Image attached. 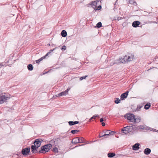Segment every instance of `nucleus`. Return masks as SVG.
Segmentation results:
<instances>
[{"label": "nucleus", "mask_w": 158, "mask_h": 158, "mask_svg": "<svg viewBox=\"0 0 158 158\" xmlns=\"http://www.w3.org/2000/svg\"><path fill=\"white\" fill-rule=\"evenodd\" d=\"M89 143H88V142H87L86 143V144H88Z\"/></svg>", "instance_id": "nucleus-44"}, {"label": "nucleus", "mask_w": 158, "mask_h": 158, "mask_svg": "<svg viewBox=\"0 0 158 158\" xmlns=\"http://www.w3.org/2000/svg\"><path fill=\"white\" fill-rule=\"evenodd\" d=\"M118 0H117L116 1V2L115 3V4H114V5H116V3H117V1Z\"/></svg>", "instance_id": "nucleus-40"}, {"label": "nucleus", "mask_w": 158, "mask_h": 158, "mask_svg": "<svg viewBox=\"0 0 158 158\" xmlns=\"http://www.w3.org/2000/svg\"><path fill=\"white\" fill-rule=\"evenodd\" d=\"M72 143H79L78 137H77L73 138L72 140Z\"/></svg>", "instance_id": "nucleus-13"}, {"label": "nucleus", "mask_w": 158, "mask_h": 158, "mask_svg": "<svg viewBox=\"0 0 158 158\" xmlns=\"http://www.w3.org/2000/svg\"><path fill=\"white\" fill-rule=\"evenodd\" d=\"M4 64V63H0V68L1 67L3 66Z\"/></svg>", "instance_id": "nucleus-34"}, {"label": "nucleus", "mask_w": 158, "mask_h": 158, "mask_svg": "<svg viewBox=\"0 0 158 158\" xmlns=\"http://www.w3.org/2000/svg\"><path fill=\"white\" fill-rule=\"evenodd\" d=\"M150 104L149 103H148L146 104V105H145L144 106V108L146 110L148 109L150 107Z\"/></svg>", "instance_id": "nucleus-22"}, {"label": "nucleus", "mask_w": 158, "mask_h": 158, "mask_svg": "<svg viewBox=\"0 0 158 158\" xmlns=\"http://www.w3.org/2000/svg\"><path fill=\"white\" fill-rule=\"evenodd\" d=\"M106 135H105V134L104 135H102V137H105V138H107V137H106Z\"/></svg>", "instance_id": "nucleus-39"}, {"label": "nucleus", "mask_w": 158, "mask_h": 158, "mask_svg": "<svg viewBox=\"0 0 158 158\" xmlns=\"http://www.w3.org/2000/svg\"><path fill=\"white\" fill-rule=\"evenodd\" d=\"M99 138L102 137V135H99Z\"/></svg>", "instance_id": "nucleus-42"}, {"label": "nucleus", "mask_w": 158, "mask_h": 158, "mask_svg": "<svg viewBox=\"0 0 158 158\" xmlns=\"http://www.w3.org/2000/svg\"><path fill=\"white\" fill-rule=\"evenodd\" d=\"M152 130H153V131H155V132H158V130H156L155 129H153L152 128H150V130L152 131Z\"/></svg>", "instance_id": "nucleus-33"}, {"label": "nucleus", "mask_w": 158, "mask_h": 158, "mask_svg": "<svg viewBox=\"0 0 158 158\" xmlns=\"http://www.w3.org/2000/svg\"><path fill=\"white\" fill-rule=\"evenodd\" d=\"M98 117V114L94 115L91 118H90V120H91L92 119H95L96 118Z\"/></svg>", "instance_id": "nucleus-26"}, {"label": "nucleus", "mask_w": 158, "mask_h": 158, "mask_svg": "<svg viewBox=\"0 0 158 158\" xmlns=\"http://www.w3.org/2000/svg\"><path fill=\"white\" fill-rule=\"evenodd\" d=\"M104 121V120H103V118H101L100 119V122H102Z\"/></svg>", "instance_id": "nucleus-37"}, {"label": "nucleus", "mask_w": 158, "mask_h": 158, "mask_svg": "<svg viewBox=\"0 0 158 158\" xmlns=\"http://www.w3.org/2000/svg\"><path fill=\"white\" fill-rule=\"evenodd\" d=\"M111 132L115 133V132L113 131H110V130H107L106 131L105 133V135L106 136H109L111 134Z\"/></svg>", "instance_id": "nucleus-18"}, {"label": "nucleus", "mask_w": 158, "mask_h": 158, "mask_svg": "<svg viewBox=\"0 0 158 158\" xmlns=\"http://www.w3.org/2000/svg\"><path fill=\"white\" fill-rule=\"evenodd\" d=\"M151 152V150L149 148H146L145 149L144 153L145 154L148 155Z\"/></svg>", "instance_id": "nucleus-12"}, {"label": "nucleus", "mask_w": 158, "mask_h": 158, "mask_svg": "<svg viewBox=\"0 0 158 158\" xmlns=\"http://www.w3.org/2000/svg\"><path fill=\"white\" fill-rule=\"evenodd\" d=\"M61 34L62 37H65L67 35V33L65 31L63 30L61 31Z\"/></svg>", "instance_id": "nucleus-19"}, {"label": "nucleus", "mask_w": 158, "mask_h": 158, "mask_svg": "<svg viewBox=\"0 0 158 158\" xmlns=\"http://www.w3.org/2000/svg\"><path fill=\"white\" fill-rule=\"evenodd\" d=\"M87 77V76H82L80 78V80L81 81L83 79H85Z\"/></svg>", "instance_id": "nucleus-29"}, {"label": "nucleus", "mask_w": 158, "mask_h": 158, "mask_svg": "<svg viewBox=\"0 0 158 158\" xmlns=\"http://www.w3.org/2000/svg\"><path fill=\"white\" fill-rule=\"evenodd\" d=\"M77 132H78V131L75 130H72L71 131V132L73 134H75Z\"/></svg>", "instance_id": "nucleus-31"}, {"label": "nucleus", "mask_w": 158, "mask_h": 158, "mask_svg": "<svg viewBox=\"0 0 158 158\" xmlns=\"http://www.w3.org/2000/svg\"><path fill=\"white\" fill-rule=\"evenodd\" d=\"M48 45L50 46V44H48Z\"/></svg>", "instance_id": "nucleus-45"}, {"label": "nucleus", "mask_w": 158, "mask_h": 158, "mask_svg": "<svg viewBox=\"0 0 158 158\" xmlns=\"http://www.w3.org/2000/svg\"><path fill=\"white\" fill-rule=\"evenodd\" d=\"M52 145L51 144H49L45 145L41 147V150L39 152V153H45L47 152H48L49 150L52 148Z\"/></svg>", "instance_id": "nucleus-4"}, {"label": "nucleus", "mask_w": 158, "mask_h": 158, "mask_svg": "<svg viewBox=\"0 0 158 158\" xmlns=\"http://www.w3.org/2000/svg\"><path fill=\"white\" fill-rule=\"evenodd\" d=\"M53 151L57 153L58 151V149L57 148L55 147L53 148Z\"/></svg>", "instance_id": "nucleus-28"}, {"label": "nucleus", "mask_w": 158, "mask_h": 158, "mask_svg": "<svg viewBox=\"0 0 158 158\" xmlns=\"http://www.w3.org/2000/svg\"><path fill=\"white\" fill-rule=\"evenodd\" d=\"M102 124L103 126H105V123L104 122H102Z\"/></svg>", "instance_id": "nucleus-38"}, {"label": "nucleus", "mask_w": 158, "mask_h": 158, "mask_svg": "<svg viewBox=\"0 0 158 158\" xmlns=\"http://www.w3.org/2000/svg\"><path fill=\"white\" fill-rule=\"evenodd\" d=\"M47 56H46V55L42 57L41 58H40V59L41 61H42L43 60L45 59V58Z\"/></svg>", "instance_id": "nucleus-32"}, {"label": "nucleus", "mask_w": 158, "mask_h": 158, "mask_svg": "<svg viewBox=\"0 0 158 158\" xmlns=\"http://www.w3.org/2000/svg\"><path fill=\"white\" fill-rule=\"evenodd\" d=\"M79 123L78 121H76L75 122L69 121V125L72 126L74 124H78Z\"/></svg>", "instance_id": "nucleus-17"}, {"label": "nucleus", "mask_w": 158, "mask_h": 158, "mask_svg": "<svg viewBox=\"0 0 158 158\" xmlns=\"http://www.w3.org/2000/svg\"><path fill=\"white\" fill-rule=\"evenodd\" d=\"M115 64V63H113L112 64H111V66H112V65H113L114 64Z\"/></svg>", "instance_id": "nucleus-41"}, {"label": "nucleus", "mask_w": 158, "mask_h": 158, "mask_svg": "<svg viewBox=\"0 0 158 158\" xmlns=\"http://www.w3.org/2000/svg\"><path fill=\"white\" fill-rule=\"evenodd\" d=\"M129 93V91H127L126 92L122 94L120 96V99L121 100H123L126 98L127 96Z\"/></svg>", "instance_id": "nucleus-7"}, {"label": "nucleus", "mask_w": 158, "mask_h": 158, "mask_svg": "<svg viewBox=\"0 0 158 158\" xmlns=\"http://www.w3.org/2000/svg\"><path fill=\"white\" fill-rule=\"evenodd\" d=\"M40 59L38 60H36V63H38L40 62L41 61Z\"/></svg>", "instance_id": "nucleus-36"}, {"label": "nucleus", "mask_w": 158, "mask_h": 158, "mask_svg": "<svg viewBox=\"0 0 158 158\" xmlns=\"http://www.w3.org/2000/svg\"><path fill=\"white\" fill-rule=\"evenodd\" d=\"M142 106L140 105H138L135 110H133V111H139L140 109L142 108Z\"/></svg>", "instance_id": "nucleus-21"}, {"label": "nucleus", "mask_w": 158, "mask_h": 158, "mask_svg": "<svg viewBox=\"0 0 158 158\" xmlns=\"http://www.w3.org/2000/svg\"><path fill=\"white\" fill-rule=\"evenodd\" d=\"M134 130L133 126H127L125 127L122 130V132L125 135L130 134Z\"/></svg>", "instance_id": "nucleus-3"}, {"label": "nucleus", "mask_w": 158, "mask_h": 158, "mask_svg": "<svg viewBox=\"0 0 158 158\" xmlns=\"http://www.w3.org/2000/svg\"><path fill=\"white\" fill-rule=\"evenodd\" d=\"M115 156V154L113 153H109L108 154V156L110 158H111Z\"/></svg>", "instance_id": "nucleus-23"}, {"label": "nucleus", "mask_w": 158, "mask_h": 158, "mask_svg": "<svg viewBox=\"0 0 158 158\" xmlns=\"http://www.w3.org/2000/svg\"><path fill=\"white\" fill-rule=\"evenodd\" d=\"M100 0H97V1L99 2Z\"/></svg>", "instance_id": "nucleus-43"}, {"label": "nucleus", "mask_w": 158, "mask_h": 158, "mask_svg": "<svg viewBox=\"0 0 158 158\" xmlns=\"http://www.w3.org/2000/svg\"><path fill=\"white\" fill-rule=\"evenodd\" d=\"M101 6H99L98 7V8H97L96 9V10H100L101 9Z\"/></svg>", "instance_id": "nucleus-35"}, {"label": "nucleus", "mask_w": 158, "mask_h": 158, "mask_svg": "<svg viewBox=\"0 0 158 158\" xmlns=\"http://www.w3.org/2000/svg\"><path fill=\"white\" fill-rule=\"evenodd\" d=\"M27 68L30 71H32L33 69V67L31 64H29L27 65Z\"/></svg>", "instance_id": "nucleus-20"}, {"label": "nucleus", "mask_w": 158, "mask_h": 158, "mask_svg": "<svg viewBox=\"0 0 158 158\" xmlns=\"http://www.w3.org/2000/svg\"><path fill=\"white\" fill-rule=\"evenodd\" d=\"M140 24V22L138 21H135L132 23V26L134 27H136Z\"/></svg>", "instance_id": "nucleus-11"}, {"label": "nucleus", "mask_w": 158, "mask_h": 158, "mask_svg": "<svg viewBox=\"0 0 158 158\" xmlns=\"http://www.w3.org/2000/svg\"><path fill=\"white\" fill-rule=\"evenodd\" d=\"M116 100L115 101V102L116 103L118 104L120 102V100L118 98H116Z\"/></svg>", "instance_id": "nucleus-27"}, {"label": "nucleus", "mask_w": 158, "mask_h": 158, "mask_svg": "<svg viewBox=\"0 0 158 158\" xmlns=\"http://www.w3.org/2000/svg\"><path fill=\"white\" fill-rule=\"evenodd\" d=\"M56 48H54L51 49L50 50L49 52H48L46 54V56H48L49 54L51 52H52L54 50L56 49Z\"/></svg>", "instance_id": "nucleus-24"}, {"label": "nucleus", "mask_w": 158, "mask_h": 158, "mask_svg": "<svg viewBox=\"0 0 158 158\" xmlns=\"http://www.w3.org/2000/svg\"><path fill=\"white\" fill-rule=\"evenodd\" d=\"M78 140L79 143H85V139L81 137L78 138Z\"/></svg>", "instance_id": "nucleus-16"}, {"label": "nucleus", "mask_w": 158, "mask_h": 158, "mask_svg": "<svg viewBox=\"0 0 158 158\" xmlns=\"http://www.w3.org/2000/svg\"><path fill=\"white\" fill-rule=\"evenodd\" d=\"M31 149L33 153H35L37 152V150H36V147L34 145L31 146Z\"/></svg>", "instance_id": "nucleus-14"}, {"label": "nucleus", "mask_w": 158, "mask_h": 158, "mask_svg": "<svg viewBox=\"0 0 158 158\" xmlns=\"http://www.w3.org/2000/svg\"><path fill=\"white\" fill-rule=\"evenodd\" d=\"M128 2L129 3L135 6H136L137 5L136 2H135V0H129Z\"/></svg>", "instance_id": "nucleus-15"}, {"label": "nucleus", "mask_w": 158, "mask_h": 158, "mask_svg": "<svg viewBox=\"0 0 158 158\" xmlns=\"http://www.w3.org/2000/svg\"><path fill=\"white\" fill-rule=\"evenodd\" d=\"M102 24L101 22H98L97 24V27L98 28H100L102 27Z\"/></svg>", "instance_id": "nucleus-25"}, {"label": "nucleus", "mask_w": 158, "mask_h": 158, "mask_svg": "<svg viewBox=\"0 0 158 158\" xmlns=\"http://www.w3.org/2000/svg\"><path fill=\"white\" fill-rule=\"evenodd\" d=\"M30 150V148H29L23 149L22 151V154L23 155H27L29 152Z\"/></svg>", "instance_id": "nucleus-6"}, {"label": "nucleus", "mask_w": 158, "mask_h": 158, "mask_svg": "<svg viewBox=\"0 0 158 158\" xmlns=\"http://www.w3.org/2000/svg\"><path fill=\"white\" fill-rule=\"evenodd\" d=\"M139 144L137 143L135 144L132 146V149L134 150H137L139 149Z\"/></svg>", "instance_id": "nucleus-10"}, {"label": "nucleus", "mask_w": 158, "mask_h": 158, "mask_svg": "<svg viewBox=\"0 0 158 158\" xmlns=\"http://www.w3.org/2000/svg\"><path fill=\"white\" fill-rule=\"evenodd\" d=\"M34 143V145L36 147V148H38L40 146L41 144V142L40 141L39 139H37L35 140Z\"/></svg>", "instance_id": "nucleus-8"}, {"label": "nucleus", "mask_w": 158, "mask_h": 158, "mask_svg": "<svg viewBox=\"0 0 158 158\" xmlns=\"http://www.w3.org/2000/svg\"><path fill=\"white\" fill-rule=\"evenodd\" d=\"M126 117L127 119L131 122L138 123L140 122L141 120V118L140 117H135L133 114H126Z\"/></svg>", "instance_id": "nucleus-1"}, {"label": "nucleus", "mask_w": 158, "mask_h": 158, "mask_svg": "<svg viewBox=\"0 0 158 158\" xmlns=\"http://www.w3.org/2000/svg\"><path fill=\"white\" fill-rule=\"evenodd\" d=\"M99 2H98L97 0L96 1H94V2H91V4H89L88 5H91V6L94 9L96 8V7L98 3Z\"/></svg>", "instance_id": "nucleus-9"}, {"label": "nucleus", "mask_w": 158, "mask_h": 158, "mask_svg": "<svg viewBox=\"0 0 158 158\" xmlns=\"http://www.w3.org/2000/svg\"><path fill=\"white\" fill-rule=\"evenodd\" d=\"M70 88L67 89L65 91L61 92L58 94V96L61 97L63 96H65L66 95L68 94V92L70 90Z\"/></svg>", "instance_id": "nucleus-5"}, {"label": "nucleus", "mask_w": 158, "mask_h": 158, "mask_svg": "<svg viewBox=\"0 0 158 158\" xmlns=\"http://www.w3.org/2000/svg\"><path fill=\"white\" fill-rule=\"evenodd\" d=\"M133 59L134 56L132 54H129L125 55L123 58H120L119 60L120 62L124 63L132 61Z\"/></svg>", "instance_id": "nucleus-2"}, {"label": "nucleus", "mask_w": 158, "mask_h": 158, "mask_svg": "<svg viewBox=\"0 0 158 158\" xmlns=\"http://www.w3.org/2000/svg\"><path fill=\"white\" fill-rule=\"evenodd\" d=\"M61 49L62 50H65L66 49V47L65 45L63 46L61 48Z\"/></svg>", "instance_id": "nucleus-30"}]
</instances>
